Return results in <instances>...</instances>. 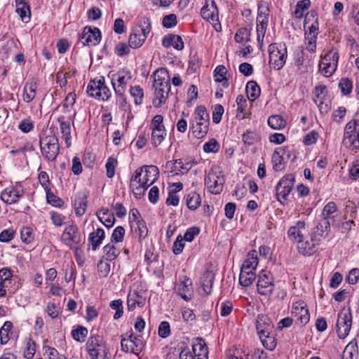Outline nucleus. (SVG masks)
<instances>
[{
    "label": "nucleus",
    "instance_id": "338daca9",
    "mask_svg": "<svg viewBox=\"0 0 359 359\" xmlns=\"http://www.w3.org/2000/svg\"><path fill=\"white\" fill-rule=\"evenodd\" d=\"M87 334L88 330L83 326H79L72 332L73 339L77 341H83Z\"/></svg>",
    "mask_w": 359,
    "mask_h": 359
},
{
    "label": "nucleus",
    "instance_id": "7c9ffc66",
    "mask_svg": "<svg viewBox=\"0 0 359 359\" xmlns=\"http://www.w3.org/2000/svg\"><path fill=\"white\" fill-rule=\"evenodd\" d=\"M259 339L262 341V345L268 350L273 351L276 348L277 345V340L276 339V331L265 332L264 334H259Z\"/></svg>",
    "mask_w": 359,
    "mask_h": 359
},
{
    "label": "nucleus",
    "instance_id": "a19ab883",
    "mask_svg": "<svg viewBox=\"0 0 359 359\" xmlns=\"http://www.w3.org/2000/svg\"><path fill=\"white\" fill-rule=\"evenodd\" d=\"M256 278L255 271L241 269L239 276V283L243 287H248L252 284Z\"/></svg>",
    "mask_w": 359,
    "mask_h": 359
},
{
    "label": "nucleus",
    "instance_id": "13d9d810",
    "mask_svg": "<svg viewBox=\"0 0 359 359\" xmlns=\"http://www.w3.org/2000/svg\"><path fill=\"white\" fill-rule=\"evenodd\" d=\"M261 140L260 135L255 131L248 130L243 135V140L245 144L252 145Z\"/></svg>",
    "mask_w": 359,
    "mask_h": 359
},
{
    "label": "nucleus",
    "instance_id": "f3484780",
    "mask_svg": "<svg viewBox=\"0 0 359 359\" xmlns=\"http://www.w3.org/2000/svg\"><path fill=\"white\" fill-rule=\"evenodd\" d=\"M291 313L296 322L300 325H306L310 320V315L306 304L302 300L292 304Z\"/></svg>",
    "mask_w": 359,
    "mask_h": 359
},
{
    "label": "nucleus",
    "instance_id": "6e6d98bb",
    "mask_svg": "<svg viewBox=\"0 0 359 359\" xmlns=\"http://www.w3.org/2000/svg\"><path fill=\"white\" fill-rule=\"evenodd\" d=\"M337 212V205L334 202H329L323 210V219L329 220L330 219H334V214Z\"/></svg>",
    "mask_w": 359,
    "mask_h": 359
},
{
    "label": "nucleus",
    "instance_id": "c9c22d12",
    "mask_svg": "<svg viewBox=\"0 0 359 359\" xmlns=\"http://www.w3.org/2000/svg\"><path fill=\"white\" fill-rule=\"evenodd\" d=\"M131 228L134 229L135 233L138 236L140 241L145 238L148 234L147 226L142 218H137L135 220V223L131 224Z\"/></svg>",
    "mask_w": 359,
    "mask_h": 359
},
{
    "label": "nucleus",
    "instance_id": "e433bc0d",
    "mask_svg": "<svg viewBox=\"0 0 359 359\" xmlns=\"http://www.w3.org/2000/svg\"><path fill=\"white\" fill-rule=\"evenodd\" d=\"M358 356V343L356 339H353L345 347L343 352V359H357Z\"/></svg>",
    "mask_w": 359,
    "mask_h": 359
},
{
    "label": "nucleus",
    "instance_id": "a18cd8bd",
    "mask_svg": "<svg viewBox=\"0 0 359 359\" xmlns=\"http://www.w3.org/2000/svg\"><path fill=\"white\" fill-rule=\"evenodd\" d=\"M36 83L34 82L26 83L24 86L23 100L30 102L36 96Z\"/></svg>",
    "mask_w": 359,
    "mask_h": 359
},
{
    "label": "nucleus",
    "instance_id": "393cba45",
    "mask_svg": "<svg viewBox=\"0 0 359 359\" xmlns=\"http://www.w3.org/2000/svg\"><path fill=\"white\" fill-rule=\"evenodd\" d=\"M12 277L13 273L9 269H0V297L6 295V288L11 285Z\"/></svg>",
    "mask_w": 359,
    "mask_h": 359
},
{
    "label": "nucleus",
    "instance_id": "0e129e2a",
    "mask_svg": "<svg viewBox=\"0 0 359 359\" xmlns=\"http://www.w3.org/2000/svg\"><path fill=\"white\" fill-rule=\"evenodd\" d=\"M36 352V344L35 341L31 338H28L26 342V348L24 351V357L27 359H31L33 358Z\"/></svg>",
    "mask_w": 359,
    "mask_h": 359
},
{
    "label": "nucleus",
    "instance_id": "37998d69",
    "mask_svg": "<svg viewBox=\"0 0 359 359\" xmlns=\"http://www.w3.org/2000/svg\"><path fill=\"white\" fill-rule=\"evenodd\" d=\"M284 150L282 149H276L272 154L273 168L276 171H280L284 168L283 154Z\"/></svg>",
    "mask_w": 359,
    "mask_h": 359
},
{
    "label": "nucleus",
    "instance_id": "39448f33",
    "mask_svg": "<svg viewBox=\"0 0 359 359\" xmlns=\"http://www.w3.org/2000/svg\"><path fill=\"white\" fill-rule=\"evenodd\" d=\"M343 144L351 150L359 149V123L356 116L344 128Z\"/></svg>",
    "mask_w": 359,
    "mask_h": 359
},
{
    "label": "nucleus",
    "instance_id": "f03ea898",
    "mask_svg": "<svg viewBox=\"0 0 359 359\" xmlns=\"http://www.w3.org/2000/svg\"><path fill=\"white\" fill-rule=\"evenodd\" d=\"M151 27L148 18H143L140 25L135 27L128 37V44L132 48L141 47L146 41Z\"/></svg>",
    "mask_w": 359,
    "mask_h": 359
},
{
    "label": "nucleus",
    "instance_id": "b1692460",
    "mask_svg": "<svg viewBox=\"0 0 359 359\" xmlns=\"http://www.w3.org/2000/svg\"><path fill=\"white\" fill-rule=\"evenodd\" d=\"M22 195L20 190L14 187H9L1 192V199L7 204H13L16 203Z\"/></svg>",
    "mask_w": 359,
    "mask_h": 359
},
{
    "label": "nucleus",
    "instance_id": "5701e85b",
    "mask_svg": "<svg viewBox=\"0 0 359 359\" xmlns=\"http://www.w3.org/2000/svg\"><path fill=\"white\" fill-rule=\"evenodd\" d=\"M256 329L257 334H264L274 330L272 320L265 314L258 315L256 320Z\"/></svg>",
    "mask_w": 359,
    "mask_h": 359
},
{
    "label": "nucleus",
    "instance_id": "20e7f679",
    "mask_svg": "<svg viewBox=\"0 0 359 359\" xmlns=\"http://www.w3.org/2000/svg\"><path fill=\"white\" fill-rule=\"evenodd\" d=\"M269 63L273 69H281L285 64L287 57V50L285 43H274L269 46Z\"/></svg>",
    "mask_w": 359,
    "mask_h": 359
},
{
    "label": "nucleus",
    "instance_id": "9b49d317",
    "mask_svg": "<svg viewBox=\"0 0 359 359\" xmlns=\"http://www.w3.org/2000/svg\"><path fill=\"white\" fill-rule=\"evenodd\" d=\"M62 241L70 248L76 250L77 254L78 249L82 243V236L76 225H69L65 227L62 236Z\"/></svg>",
    "mask_w": 359,
    "mask_h": 359
},
{
    "label": "nucleus",
    "instance_id": "0eeeda50",
    "mask_svg": "<svg viewBox=\"0 0 359 359\" xmlns=\"http://www.w3.org/2000/svg\"><path fill=\"white\" fill-rule=\"evenodd\" d=\"M144 346L140 336H135L133 331L121 335V350L126 353L138 355L142 351Z\"/></svg>",
    "mask_w": 359,
    "mask_h": 359
},
{
    "label": "nucleus",
    "instance_id": "603ef678",
    "mask_svg": "<svg viewBox=\"0 0 359 359\" xmlns=\"http://www.w3.org/2000/svg\"><path fill=\"white\" fill-rule=\"evenodd\" d=\"M140 296L137 292L134 291L130 292L127 298V305L128 311H133L136 306H142L143 305L142 302L139 300Z\"/></svg>",
    "mask_w": 359,
    "mask_h": 359
},
{
    "label": "nucleus",
    "instance_id": "052dcab7",
    "mask_svg": "<svg viewBox=\"0 0 359 359\" xmlns=\"http://www.w3.org/2000/svg\"><path fill=\"white\" fill-rule=\"evenodd\" d=\"M130 93L131 96L134 98L135 104H141L144 97L143 89L140 86H132Z\"/></svg>",
    "mask_w": 359,
    "mask_h": 359
},
{
    "label": "nucleus",
    "instance_id": "4c0bfd02",
    "mask_svg": "<svg viewBox=\"0 0 359 359\" xmlns=\"http://www.w3.org/2000/svg\"><path fill=\"white\" fill-rule=\"evenodd\" d=\"M237 113L236 117L240 120L248 118L250 113L245 110L247 106V100L242 95H239L236 97Z\"/></svg>",
    "mask_w": 359,
    "mask_h": 359
},
{
    "label": "nucleus",
    "instance_id": "a878e982",
    "mask_svg": "<svg viewBox=\"0 0 359 359\" xmlns=\"http://www.w3.org/2000/svg\"><path fill=\"white\" fill-rule=\"evenodd\" d=\"M155 88V99L154 101L156 107H160L165 103L168 99L170 90V84H163L161 87L154 86Z\"/></svg>",
    "mask_w": 359,
    "mask_h": 359
},
{
    "label": "nucleus",
    "instance_id": "473e14b6",
    "mask_svg": "<svg viewBox=\"0 0 359 359\" xmlns=\"http://www.w3.org/2000/svg\"><path fill=\"white\" fill-rule=\"evenodd\" d=\"M16 12L23 22H28L30 20L31 12L29 6L23 0H15Z\"/></svg>",
    "mask_w": 359,
    "mask_h": 359
},
{
    "label": "nucleus",
    "instance_id": "f704fd0d",
    "mask_svg": "<svg viewBox=\"0 0 359 359\" xmlns=\"http://www.w3.org/2000/svg\"><path fill=\"white\" fill-rule=\"evenodd\" d=\"M215 280V274L212 271H206L201 282V285L205 295H208L212 292V285Z\"/></svg>",
    "mask_w": 359,
    "mask_h": 359
},
{
    "label": "nucleus",
    "instance_id": "774afa93",
    "mask_svg": "<svg viewBox=\"0 0 359 359\" xmlns=\"http://www.w3.org/2000/svg\"><path fill=\"white\" fill-rule=\"evenodd\" d=\"M229 359H252L250 358L249 351L244 347L236 348L233 351V354Z\"/></svg>",
    "mask_w": 359,
    "mask_h": 359
},
{
    "label": "nucleus",
    "instance_id": "9d476101",
    "mask_svg": "<svg viewBox=\"0 0 359 359\" xmlns=\"http://www.w3.org/2000/svg\"><path fill=\"white\" fill-rule=\"evenodd\" d=\"M338 60V50L331 49L320 60L318 65L320 71L326 77L332 76L337 69Z\"/></svg>",
    "mask_w": 359,
    "mask_h": 359
},
{
    "label": "nucleus",
    "instance_id": "c03bdc74",
    "mask_svg": "<svg viewBox=\"0 0 359 359\" xmlns=\"http://www.w3.org/2000/svg\"><path fill=\"white\" fill-rule=\"evenodd\" d=\"M258 265L256 252L252 251L248 254V258L243 262L241 269L255 271Z\"/></svg>",
    "mask_w": 359,
    "mask_h": 359
},
{
    "label": "nucleus",
    "instance_id": "412c9836",
    "mask_svg": "<svg viewBox=\"0 0 359 359\" xmlns=\"http://www.w3.org/2000/svg\"><path fill=\"white\" fill-rule=\"evenodd\" d=\"M72 117L69 116L67 118L64 116H60L57 118V122L60 123V130L62 135V138L65 140L66 145L69 147L72 144L71 139V123Z\"/></svg>",
    "mask_w": 359,
    "mask_h": 359
},
{
    "label": "nucleus",
    "instance_id": "49530a36",
    "mask_svg": "<svg viewBox=\"0 0 359 359\" xmlns=\"http://www.w3.org/2000/svg\"><path fill=\"white\" fill-rule=\"evenodd\" d=\"M104 257L107 261L114 260L120 253L119 250L113 243H108L103 248Z\"/></svg>",
    "mask_w": 359,
    "mask_h": 359
},
{
    "label": "nucleus",
    "instance_id": "a211bd4d",
    "mask_svg": "<svg viewBox=\"0 0 359 359\" xmlns=\"http://www.w3.org/2000/svg\"><path fill=\"white\" fill-rule=\"evenodd\" d=\"M294 182V177L292 175L283 177L276 187V198L281 202L280 198L285 199L292 191Z\"/></svg>",
    "mask_w": 359,
    "mask_h": 359
},
{
    "label": "nucleus",
    "instance_id": "aec40b11",
    "mask_svg": "<svg viewBox=\"0 0 359 359\" xmlns=\"http://www.w3.org/2000/svg\"><path fill=\"white\" fill-rule=\"evenodd\" d=\"M13 325L11 321H6L0 329V344H6L9 340H17L19 336V332L13 331Z\"/></svg>",
    "mask_w": 359,
    "mask_h": 359
},
{
    "label": "nucleus",
    "instance_id": "69168bd1",
    "mask_svg": "<svg viewBox=\"0 0 359 359\" xmlns=\"http://www.w3.org/2000/svg\"><path fill=\"white\" fill-rule=\"evenodd\" d=\"M20 238L23 243L29 244L34 241L33 231L30 227L25 226L20 231Z\"/></svg>",
    "mask_w": 359,
    "mask_h": 359
},
{
    "label": "nucleus",
    "instance_id": "6ab92c4d",
    "mask_svg": "<svg viewBox=\"0 0 359 359\" xmlns=\"http://www.w3.org/2000/svg\"><path fill=\"white\" fill-rule=\"evenodd\" d=\"M101 32L97 27H86L80 36L83 46H96L101 41Z\"/></svg>",
    "mask_w": 359,
    "mask_h": 359
},
{
    "label": "nucleus",
    "instance_id": "ea45409f",
    "mask_svg": "<svg viewBox=\"0 0 359 359\" xmlns=\"http://www.w3.org/2000/svg\"><path fill=\"white\" fill-rule=\"evenodd\" d=\"M186 203L188 208L191 210H195L201 205V196L195 191H191L185 196Z\"/></svg>",
    "mask_w": 359,
    "mask_h": 359
},
{
    "label": "nucleus",
    "instance_id": "6e6552de",
    "mask_svg": "<svg viewBox=\"0 0 359 359\" xmlns=\"http://www.w3.org/2000/svg\"><path fill=\"white\" fill-rule=\"evenodd\" d=\"M352 311L351 307L341 309L337 316V332L340 339L346 338L351 330L352 325Z\"/></svg>",
    "mask_w": 359,
    "mask_h": 359
},
{
    "label": "nucleus",
    "instance_id": "dca6fc26",
    "mask_svg": "<svg viewBox=\"0 0 359 359\" xmlns=\"http://www.w3.org/2000/svg\"><path fill=\"white\" fill-rule=\"evenodd\" d=\"M205 181L210 192L219 194L223 190L225 178L221 172L210 171Z\"/></svg>",
    "mask_w": 359,
    "mask_h": 359
},
{
    "label": "nucleus",
    "instance_id": "864d4df0",
    "mask_svg": "<svg viewBox=\"0 0 359 359\" xmlns=\"http://www.w3.org/2000/svg\"><path fill=\"white\" fill-rule=\"evenodd\" d=\"M338 86L343 95H348L352 92L353 82L348 77L341 78Z\"/></svg>",
    "mask_w": 359,
    "mask_h": 359
},
{
    "label": "nucleus",
    "instance_id": "79ce46f5",
    "mask_svg": "<svg viewBox=\"0 0 359 359\" xmlns=\"http://www.w3.org/2000/svg\"><path fill=\"white\" fill-rule=\"evenodd\" d=\"M245 91L248 99L252 101L255 100L260 95L261 93L259 86L255 81H250L247 83Z\"/></svg>",
    "mask_w": 359,
    "mask_h": 359
},
{
    "label": "nucleus",
    "instance_id": "c85d7f7f",
    "mask_svg": "<svg viewBox=\"0 0 359 359\" xmlns=\"http://www.w3.org/2000/svg\"><path fill=\"white\" fill-rule=\"evenodd\" d=\"M304 229L305 222L304 221H298L294 226L289 229L287 236L290 240L297 243L299 240L303 238V231Z\"/></svg>",
    "mask_w": 359,
    "mask_h": 359
},
{
    "label": "nucleus",
    "instance_id": "de8ad7c7",
    "mask_svg": "<svg viewBox=\"0 0 359 359\" xmlns=\"http://www.w3.org/2000/svg\"><path fill=\"white\" fill-rule=\"evenodd\" d=\"M100 221L107 228L111 227L114 222L115 218L113 215H108V210L102 209L97 213Z\"/></svg>",
    "mask_w": 359,
    "mask_h": 359
},
{
    "label": "nucleus",
    "instance_id": "ddd939ff",
    "mask_svg": "<svg viewBox=\"0 0 359 359\" xmlns=\"http://www.w3.org/2000/svg\"><path fill=\"white\" fill-rule=\"evenodd\" d=\"M87 93L90 97H93L103 101L107 100L111 95L109 89L104 84V77H101L97 81H90L87 86Z\"/></svg>",
    "mask_w": 359,
    "mask_h": 359
},
{
    "label": "nucleus",
    "instance_id": "423d86ee",
    "mask_svg": "<svg viewBox=\"0 0 359 359\" xmlns=\"http://www.w3.org/2000/svg\"><path fill=\"white\" fill-rule=\"evenodd\" d=\"M40 147L43 156L48 161H54L60 152L59 140L55 135L41 137Z\"/></svg>",
    "mask_w": 359,
    "mask_h": 359
},
{
    "label": "nucleus",
    "instance_id": "e2e57ef3",
    "mask_svg": "<svg viewBox=\"0 0 359 359\" xmlns=\"http://www.w3.org/2000/svg\"><path fill=\"white\" fill-rule=\"evenodd\" d=\"M219 149V143L215 138L210 139L203 144V151L205 153H217Z\"/></svg>",
    "mask_w": 359,
    "mask_h": 359
},
{
    "label": "nucleus",
    "instance_id": "c756f323",
    "mask_svg": "<svg viewBox=\"0 0 359 359\" xmlns=\"http://www.w3.org/2000/svg\"><path fill=\"white\" fill-rule=\"evenodd\" d=\"M153 86L161 87L163 84H170V76L165 68H158L153 74Z\"/></svg>",
    "mask_w": 359,
    "mask_h": 359
},
{
    "label": "nucleus",
    "instance_id": "5fc2aeb1",
    "mask_svg": "<svg viewBox=\"0 0 359 359\" xmlns=\"http://www.w3.org/2000/svg\"><path fill=\"white\" fill-rule=\"evenodd\" d=\"M165 135L166 132L165 128L151 130L152 144L155 147L160 145L164 140Z\"/></svg>",
    "mask_w": 359,
    "mask_h": 359
},
{
    "label": "nucleus",
    "instance_id": "4be33fe9",
    "mask_svg": "<svg viewBox=\"0 0 359 359\" xmlns=\"http://www.w3.org/2000/svg\"><path fill=\"white\" fill-rule=\"evenodd\" d=\"M143 172L144 175L142 177L143 182L142 184L149 187L158 179L159 171L158 168L156 165H144Z\"/></svg>",
    "mask_w": 359,
    "mask_h": 359
},
{
    "label": "nucleus",
    "instance_id": "2eb2a0df",
    "mask_svg": "<svg viewBox=\"0 0 359 359\" xmlns=\"http://www.w3.org/2000/svg\"><path fill=\"white\" fill-rule=\"evenodd\" d=\"M297 243L299 253L304 256H311L317 250V246L320 243V237H318L316 233H311L309 239L303 238Z\"/></svg>",
    "mask_w": 359,
    "mask_h": 359
},
{
    "label": "nucleus",
    "instance_id": "f8f14e48",
    "mask_svg": "<svg viewBox=\"0 0 359 359\" xmlns=\"http://www.w3.org/2000/svg\"><path fill=\"white\" fill-rule=\"evenodd\" d=\"M202 18L210 22L217 32L222 30L221 24L219 22V11L215 0H205V5L201 11Z\"/></svg>",
    "mask_w": 359,
    "mask_h": 359
},
{
    "label": "nucleus",
    "instance_id": "09e8293b",
    "mask_svg": "<svg viewBox=\"0 0 359 359\" xmlns=\"http://www.w3.org/2000/svg\"><path fill=\"white\" fill-rule=\"evenodd\" d=\"M269 8L267 6L260 5L258 7L257 24L268 25Z\"/></svg>",
    "mask_w": 359,
    "mask_h": 359
},
{
    "label": "nucleus",
    "instance_id": "3c124183",
    "mask_svg": "<svg viewBox=\"0 0 359 359\" xmlns=\"http://www.w3.org/2000/svg\"><path fill=\"white\" fill-rule=\"evenodd\" d=\"M268 124L274 130H280L285 128L286 121L279 115H272L268 119Z\"/></svg>",
    "mask_w": 359,
    "mask_h": 359
},
{
    "label": "nucleus",
    "instance_id": "f257e3e1",
    "mask_svg": "<svg viewBox=\"0 0 359 359\" xmlns=\"http://www.w3.org/2000/svg\"><path fill=\"white\" fill-rule=\"evenodd\" d=\"M193 135L201 139L204 137L209 130L210 117L204 106H198L194 112V117L191 122Z\"/></svg>",
    "mask_w": 359,
    "mask_h": 359
},
{
    "label": "nucleus",
    "instance_id": "680f3d73",
    "mask_svg": "<svg viewBox=\"0 0 359 359\" xmlns=\"http://www.w3.org/2000/svg\"><path fill=\"white\" fill-rule=\"evenodd\" d=\"M111 309L115 310L116 313L114 315V319H119L123 314V302L121 299H116L111 301L109 304Z\"/></svg>",
    "mask_w": 359,
    "mask_h": 359
},
{
    "label": "nucleus",
    "instance_id": "cd10ccee",
    "mask_svg": "<svg viewBox=\"0 0 359 359\" xmlns=\"http://www.w3.org/2000/svg\"><path fill=\"white\" fill-rule=\"evenodd\" d=\"M197 161L194 159H185L182 160L181 158L176 159L173 162V167L175 170H176V175L180 173L184 174L187 173L193 165H196Z\"/></svg>",
    "mask_w": 359,
    "mask_h": 359
},
{
    "label": "nucleus",
    "instance_id": "72a5a7b5",
    "mask_svg": "<svg viewBox=\"0 0 359 359\" xmlns=\"http://www.w3.org/2000/svg\"><path fill=\"white\" fill-rule=\"evenodd\" d=\"M192 349L196 359H208V348L202 339H197V342L193 344Z\"/></svg>",
    "mask_w": 359,
    "mask_h": 359
},
{
    "label": "nucleus",
    "instance_id": "2f4dec72",
    "mask_svg": "<svg viewBox=\"0 0 359 359\" xmlns=\"http://www.w3.org/2000/svg\"><path fill=\"white\" fill-rule=\"evenodd\" d=\"M104 238V231L102 229L98 228L96 231L89 234L88 242L91 245L92 250L95 251L102 243Z\"/></svg>",
    "mask_w": 359,
    "mask_h": 359
},
{
    "label": "nucleus",
    "instance_id": "bb28decb",
    "mask_svg": "<svg viewBox=\"0 0 359 359\" xmlns=\"http://www.w3.org/2000/svg\"><path fill=\"white\" fill-rule=\"evenodd\" d=\"M162 45L165 48L172 46L174 48L179 50L184 48V42L181 36L173 34L165 36L162 40Z\"/></svg>",
    "mask_w": 359,
    "mask_h": 359
},
{
    "label": "nucleus",
    "instance_id": "bf43d9fd",
    "mask_svg": "<svg viewBox=\"0 0 359 359\" xmlns=\"http://www.w3.org/2000/svg\"><path fill=\"white\" fill-rule=\"evenodd\" d=\"M311 6L310 0H302L297 2L296 8L294 11V15L297 18H302L304 15V13Z\"/></svg>",
    "mask_w": 359,
    "mask_h": 359
},
{
    "label": "nucleus",
    "instance_id": "8fccbe9b",
    "mask_svg": "<svg viewBox=\"0 0 359 359\" xmlns=\"http://www.w3.org/2000/svg\"><path fill=\"white\" fill-rule=\"evenodd\" d=\"M346 212H350L351 219L346 221L342 223L341 228L345 231H349L351 229L353 226H355V222L353 219L355 218L357 212L355 208L353 206L346 205Z\"/></svg>",
    "mask_w": 359,
    "mask_h": 359
},
{
    "label": "nucleus",
    "instance_id": "58836bf2",
    "mask_svg": "<svg viewBox=\"0 0 359 359\" xmlns=\"http://www.w3.org/2000/svg\"><path fill=\"white\" fill-rule=\"evenodd\" d=\"M87 195L86 194H81L75 199L74 208L75 212L77 216H82L85 214L87 208Z\"/></svg>",
    "mask_w": 359,
    "mask_h": 359
},
{
    "label": "nucleus",
    "instance_id": "7ed1b4c3",
    "mask_svg": "<svg viewBox=\"0 0 359 359\" xmlns=\"http://www.w3.org/2000/svg\"><path fill=\"white\" fill-rule=\"evenodd\" d=\"M86 350L92 359H110L106 342L100 335L91 336L86 342Z\"/></svg>",
    "mask_w": 359,
    "mask_h": 359
},
{
    "label": "nucleus",
    "instance_id": "1a4fd4ad",
    "mask_svg": "<svg viewBox=\"0 0 359 359\" xmlns=\"http://www.w3.org/2000/svg\"><path fill=\"white\" fill-rule=\"evenodd\" d=\"M131 79V72L125 69H121L118 72L111 74V85L117 96L122 97L124 95L128 83Z\"/></svg>",
    "mask_w": 359,
    "mask_h": 359
},
{
    "label": "nucleus",
    "instance_id": "4468645a",
    "mask_svg": "<svg viewBox=\"0 0 359 359\" xmlns=\"http://www.w3.org/2000/svg\"><path fill=\"white\" fill-rule=\"evenodd\" d=\"M257 288L261 295H270L272 294L275 285L273 276L271 272L262 270L257 276Z\"/></svg>",
    "mask_w": 359,
    "mask_h": 359
},
{
    "label": "nucleus",
    "instance_id": "4d7b16f0",
    "mask_svg": "<svg viewBox=\"0 0 359 359\" xmlns=\"http://www.w3.org/2000/svg\"><path fill=\"white\" fill-rule=\"evenodd\" d=\"M330 228V223L329 220L326 219H323L316 226V231L313 233H316L318 237H320V241L321 238L323 236L324 233L326 234L329 231Z\"/></svg>",
    "mask_w": 359,
    "mask_h": 359
}]
</instances>
